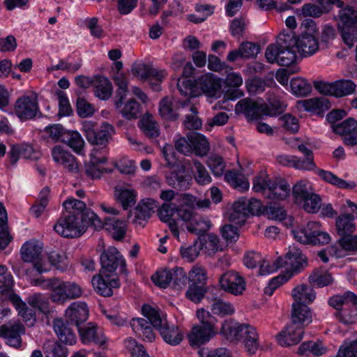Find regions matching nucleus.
Here are the masks:
<instances>
[{
  "mask_svg": "<svg viewBox=\"0 0 357 357\" xmlns=\"http://www.w3.org/2000/svg\"><path fill=\"white\" fill-rule=\"evenodd\" d=\"M177 87L181 95L198 97L202 95L210 99H218L222 94V80L211 73H206L194 80L185 77L178 79Z\"/></svg>",
  "mask_w": 357,
  "mask_h": 357,
  "instance_id": "obj_1",
  "label": "nucleus"
},
{
  "mask_svg": "<svg viewBox=\"0 0 357 357\" xmlns=\"http://www.w3.org/2000/svg\"><path fill=\"white\" fill-rule=\"evenodd\" d=\"M220 334L231 342H242L250 355L255 354L259 347L257 329L249 324L225 320L222 324Z\"/></svg>",
  "mask_w": 357,
  "mask_h": 357,
  "instance_id": "obj_2",
  "label": "nucleus"
},
{
  "mask_svg": "<svg viewBox=\"0 0 357 357\" xmlns=\"http://www.w3.org/2000/svg\"><path fill=\"white\" fill-rule=\"evenodd\" d=\"M269 105L263 100L256 101L250 98L239 100L235 106L236 114H243L248 121H257L264 116H274L280 113L284 105L279 100L268 99Z\"/></svg>",
  "mask_w": 357,
  "mask_h": 357,
  "instance_id": "obj_3",
  "label": "nucleus"
},
{
  "mask_svg": "<svg viewBox=\"0 0 357 357\" xmlns=\"http://www.w3.org/2000/svg\"><path fill=\"white\" fill-rule=\"evenodd\" d=\"M142 314L150 321L154 328L158 329L164 341L170 345L178 344L183 338L181 329L174 325L169 326L166 315L158 309L145 304L142 308Z\"/></svg>",
  "mask_w": 357,
  "mask_h": 357,
  "instance_id": "obj_4",
  "label": "nucleus"
},
{
  "mask_svg": "<svg viewBox=\"0 0 357 357\" xmlns=\"http://www.w3.org/2000/svg\"><path fill=\"white\" fill-rule=\"evenodd\" d=\"M197 317L200 324L192 327L188 340L192 345L199 346L208 342L217 333V320L203 308L197 310Z\"/></svg>",
  "mask_w": 357,
  "mask_h": 357,
  "instance_id": "obj_5",
  "label": "nucleus"
},
{
  "mask_svg": "<svg viewBox=\"0 0 357 357\" xmlns=\"http://www.w3.org/2000/svg\"><path fill=\"white\" fill-rule=\"evenodd\" d=\"M252 189L271 199L283 200L290 192L289 185L284 181L270 180L265 172H261L253 179Z\"/></svg>",
  "mask_w": 357,
  "mask_h": 357,
  "instance_id": "obj_6",
  "label": "nucleus"
},
{
  "mask_svg": "<svg viewBox=\"0 0 357 357\" xmlns=\"http://www.w3.org/2000/svg\"><path fill=\"white\" fill-rule=\"evenodd\" d=\"M294 238L303 244L324 245L331 241V236L327 232L321 230L318 222L310 221L306 225L292 229Z\"/></svg>",
  "mask_w": 357,
  "mask_h": 357,
  "instance_id": "obj_7",
  "label": "nucleus"
},
{
  "mask_svg": "<svg viewBox=\"0 0 357 357\" xmlns=\"http://www.w3.org/2000/svg\"><path fill=\"white\" fill-rule=\"evenodd\" d=\"M307 30L297 38L290 36L289 41L295 46L298 53L304 57L315 54L319 50L318 30L316 24L312 20H306Z\"/></svg>",
  "mask_w": 357,
  "mask_h": 357,
  "instance_id": "obj_8",
  "label": "nucleus"
},
{
  "mask_svg": "<svg viewBox=\"0 0 357 357\" xmlns=\"http://www.w3.org/2000/svg\"><path fill=\"white\" fill-rule=\"evenodd\" d=\"M338 17V29L342 40L351 48L357 40V11L347 7L340 10Z\"/></svg>",
  "mask_w": 357,
  "mask_h": 357,
  "instance_id": "obj_9",
  "label": "nucleus"
},
{
  "mask_svg": "<svg viewBox=\"0 0 357 357\" xmlns=\"http://www.w3.org/2000/svg\"><path fill=\"white\" fill-rule=\"evenodd\" d=\"M43 243L38 241L31 240L23 244L20 249L21 258L24 262L33 264V268L39 273L48 272L51 265L42 257Z\"/></svg>",
  "mask_w": 357,
  "mask_h": 357,
  "instance_id": "obj_10",
  "label": "nucleus"
},
{
  "mask_svg": "<svg viewBox=\"0 0 357 357\" xmlns=\"http://www.w3.org/2000/svg\"><path fill=\"white\" fill-rule=\"evenodd\" d=\"M63 206L66 211L65 214L75 215L84 222L91 224L96 229H100L102 227V220L93 211L87 209L82 201L69 198L63 203Z\"/></svg>",
  "mask_w": 357,
  "mask_h": 357,
  "instance_id": "obj_11",
  "label": "nucleus"
},
{
  "mask_svg": "<svg viewBox=\"0 0 357 357\" xmlns=\"http://www.w3.org/2000/svg\"><path fill=\"white\" fill-rule=\"evenodd\" d=\"M91 224L84 222L75 215L63 214L54 226L59 235L65 238H77L82 235Z\"/></svg>",
  "mask_w": 357,
  "mask_h": 357,
  "instance_id": "obj_12",
  "label": "nucleus"
},
{
  "mask_svg": "<svg viewBox=\"0 0 357 357\" xmlns=\"http://www.w3.org/2000/svg\"><path fill=\"white\" fill-rule=\"evenodd\" d=\"M278 263H281L282 268H286L282 275L289 280L306 266L307 260L301 250L292 245L289 247L284 257H278Z\"/></svg>",
  "mask_w": 357,
  "mask_h": 357,
  "instance_id": "obj_13",
  "label": "nucleus"
},
{
  "mask_svg": "<svg viewBox=\"0 0 357 357\" xmlns=\"http://www.w3.org/2000/svg\"><path fill=\"white\" fill-rule=\"evenodd\" d=\"M220 289L234 296H240L246 289L244 278L238 272L229 271L223 273L219 279Z\"/></svg>",
  "mask_w": 357,
  "mask_h": 357,
  "instance_id": "obj_14",
  "label": "nucleus"
},
{
  "mask_svg": "<svg viewBox=\"0 0 357 357\" xmlns=\"http://www.w3.org/2000/svg\"><path fill=\"white\" fill-rule=\"evenodd\" d=\"M25 333V328L19 321H9L0 326V336L6 343L13 347L20 348L22 345V335Z\"/></svg>",
  "mask_w": 357,
  "mask_h": 357,
  "instance_id": "obj_15",
  "label": "nucleus"
},
{
  "mask_svg": "<svg viewBox=\"0 0 357 357\" xmlns=\"http://www.w3.org/2000/svg\"><path fill=\"white\" fill-rule=\"evenodd\" d=\"M38 111L37 97L32 93L19 98L15 104V112L21 120L33 118Z\"/></svg>",
  "mask_w": 357,
  "mask_h": 357,
  "instance_id": "obj_16",
  "label": "nucleus"
},
{
  "mask_svg": "<svg viewBox=\"0 0 357 357\" xmlns=\"http://www.w3.org/2000/svg\"><path fill=\"white\" fill-rule=\"evenodd\" d=\"M54 161L68 172L77 174L79 172V164L75 157L61 146H55L52 149Z\"/></svg>",
  "mask_w": 357,
  "mask_h": 357,
  "instance_id": "obj_17",
  "label": "nucleus"
},
{
  "mask_svg": "<svg viewBox=\"0 0 357 357\" xmlns=\"http://www.w3.org/2000/svg\"><path fill=\"white\" fill-rule=\"evenodd\" d=\"M94 290L101 296H110L113 294L112 289L120 286L119 279L109 273L102 274L100 271L98 275H94L91 280Z\"/></svg>",
  "mask_w": 357,
  "mask_h": 357,
  "instance_id": "obj_18",
  "label": "nucleus"
},
{
  "mask_svg": "<svg viewBox=\"0 0 357 357\" xmlns=\"http://www.w3.org/2000/svg\"><path fill=\"white\" fill-rule=\"evenodd\" d=\"M102 274L113 273L119 266L124 268L126 263L123 256L114 247H109L100 256Z\"/></svg>",
  "mask_w": 357,
  "mask_h": 357,
  "instance_id": "obj_19",
  "label": "nucleus"
},
{
  "mask_svg": "<svg viewBox=\"0 0 357 357\" xmlns=\"http://www.w3.org/2000/svg\"><path fill=\"white\" fill-rule=\"evenodd\" d=\"M34 284L40 286L43 289H50L51 291L50 298L53 302L63 303L66 301L64 281L57 278L47 280L39 278L35 280Z\"/></svg>",
  "mask_w": 357,
  "mask_h": 357,
  "instance_id": "obj_20",
  "label": "nucleus"
},
{
  "mask_svg": "<svg viewBox=\"0 0 357 357\" xmlns=\"http://www.w3.org/2000/svg\"><path fill=\"white\" fill-rule=\"evenodd\" d=\"M333 130L342 137L346 145L357 144V121L353 118L332 125Z\"/></svg>",
  "mask_w": 357,
  "mask_h": 357,
  "instance_id": "obj_21",
  "label": "nucleus"
},
{
  "mask_svg": "<svg viewBox=\"0 0 357 357\" xmlns=\"http://www.w3.org/2000/svg\"><path fill=\"white\" fill-rule=\"evenodd\" d=\"M81 340L84 344L94 343L103 347L107 342V338L102 328L94 323H89L82 328H79Z\"/></svg>",
  "mask_w": 357,
  "mask_h": 357,
  "instance_id": "obj_22",
  "label": "nucleus"
},
{
  "mask_svg": "<svg viewBox=\"0 0 357 357\" xmlns=\"http://www.w3.org/2000/svg\"><path fill=\"white\" fill-rule=\"evenodd\" d=\"M106 155L98 149L94 148L90 154V160L86 165V173L93 178H99L103 172L111 169L104 167L107 162Z\"/></svg>",
  "mask_w": 357,
  "mask_h": 357,
  "instance_id": "obj_23",
  "label": "nucleus"
},
{
  "mask_svg": "<svg viewBox=\"0 0 357 357\" xmlns=\"http://www.w3.org/2000/svg\"><path fill=\"white\" fill-rule=\"evenodd\" d=\"M304 326L291 322L286 328L278 335V343L282 347L297 344L303 339Z\"/></svg>",
  "mask_w": 357,
  "mask_h": 357,
  "instance_id": "obj_24",
  "label": "nucleus"
},
{
  "mask_svg": "<svg viewBox=\"0 0 357 357\" xmlns=\"http://www.w3.org/2000/svg\"><path fill=\"white\" fill-rule=\"evenodd\" d=\"M65 317L69 323L79 327L89 317V307L86 303L82 301L72 303L65 311Z\"/></svg>",
  "mask_w": 357,
  "mask_h": 357,
  "instance_id": "obj_25",
  "label": "nucleus"
},
{
  "mask_svg": "<svg viewBox=\"0 0 357 357\" xmlns=\"http://www.w3.org/2000/svg\"><path fill=\"white\" fill-rule=\"evenodd\" d=\"M329 252L336 257H343L347 252H357V236L351 234L341 236L337 243L331 245Z\"/></svg>",
  "mask_w": 357,
  "mask_h": 357,
  "instance_id": "obj_26",
  "label": "nucleus"
},
{
  "mask_svg": "<svg viewBox=\"0 0 357 357\" xmlns=\"http://www.w3.org/2000/svg\"><path fill=\"white\" fill-rule=\"evenodd\" d=\"M114 197L122 208L127 210L136 204L137 192L131 188L116 186L114 188Z\"/></svg>",
  "mask_w": 357,
  "mask_h": 357,
  "instance_id": "obj_27",
  "label": "nucleus"
},
{
  "mask_svg": "<svg viewBox=\"0 0 357 357\" xmlns=\"http://www.w3.org/2000/svg\"><path fill=\"white\" fill-rule=\"evenodd\" d=\"M115 105L122 116L128 120L135 119L141 114L140 105L132 98L126 101L125 99L119 98Z\"/></svg>",
  "mask_w": 357,
  "mask_h": 357,
  "instance_id": "obj_28",
  "label": "nucleus"
},
{
  "mask_svg": "<svg viewBox=\"0 0 357 357\" xmlns=\"http://www.w3.org/2000/svg\"><path fill=\"white\" fill-rule=\"evenodd\" d=\"M158 208V203L153 199L145 198L142 199L135 209V221L142 224L141 221H146Z\"/></svg>",
  "mask_w": 357,
  "mask_h": 357,
  "instance_id": "obj_29",
  "label": "nucleus"
},
{
  "mask_svg": "<svg viewBox=\"0 0 357 357\" xmlns=\"http://www.w3.org/2000/svg\"><path fill=\"white\" fill-rule=\"evenodd\" d=\"M297 108L307 112H321L330 108V102L325 97L313 98L298 101Z\"/></svg>",
  "mask_w": 357,
  "mask_h": 357,
  "instance_id": "obj_30",
  "label": "nucleus"
},
{
  "mask_svg": "<svg viewBox=\"0 0 357 357\" xmlns=\"http://www.w3.org/2000/svg\"><path fill=\"white\" fill-rule=\"evenodd\" d=\"M322 180L333 185L339 188L352 190L356 187V183L353 181H345L335 175L329 171L319 169L313 170Z\"/></svg>",
  "mask_w": 357,
  "mask_h": 357,
  "instance_id": "obj_31",
  "label": "nucleus"
},
{
  "mask_svg": "<svg viewBox=\"0 0 357 357\" xmlns=\"http://www.w3.org/2000/svg\"><path fill=\"white\" fill-rule=\"evenodd\" d=\"M249 215V210L246 208V198L241 197L235 202L228 211L229 219L238 225H243Z\"/></svg>",
  "mask_w": 357,
  "mask_h": 357,
  "instance_id": "obj_32",
  "label": "nucleus"
},
{
  "mask_svg": "<svg viewBox=\"0 0 357 357\" xmlns=\"http://www.w3.org/2000/svg\"><path fill=\"white\" fill-rule=\"evenodd\" d=\"M291 322L304 327L312 322V313L307 305L293 303Z\"/></svg>",
  "mask_w": 357,
  "mask_h": 357,
  "instance_id": "obj_33",
  "label": "nucleus"
},
{
  "mask_svg": "<svg viewBox=\"0 0 357 357\" xmlns=\"http://www.w3.org/2000/svg\"><path fill=\"white\" fill-rule=\"evenodd\" d=\"M291 296L294 301V303L307 305L314 301L316 293L310 286L302 284L297 285L292 289Z\"/></svg>",
  "mask_w": 357,
  "mask_h": 357,
  "instance_id": "obj_34",
  "label": "nucleus"
},
{
  "mask_svg": "<svg viewBox=\"0 0 357 357\" xmlns=\"http://www.w3.org/2000/svg\"><path fill=\"white\" fill-rule=\"evenodd\" d=\"M130 324L136 335L144 341L151 342L155 339V334L147 320L143 318L132 319Z\"/></svg>",
  "mask_w": 357,
  "mask_h": 357,
  "instance_id": "obj_35",
  "label": "nucleus"
},
{
  "mask_svg": "<svg viewBox=\"0 0 357 357\" xmlns=\"http://www.w3.org/2000/svg\"><path fill=\"white\" fill-rule=\"evenodd\" d=\"M328 304L340 312L344 307L357 305V295L351 291L337 294L329 298Z\"/></svg>",
  "mask_w": 357,
  "mask_h": 357,
  "instance_id": "obj_36",
  "label": "nucleus"
},
{
  "mask_svg": "<svg viewBox=\"0 0 357 357\" xmlns=\"http://www.w3.org/2000/svg\"><path fill=\"white\" fill-rule=\"evenodd\" d=\"M114 134L115 129L114 126L107 122H102L98 131H96L93 135L94 139L90 140L89 143L105 147Z\"/></svg>",
  "mask_w": 357,
  "mask_h": 357,
  "instance_id": "obj_37",
  "label": "nucleus"
},
{
  "mask_svg": "<svg viewBox=\"0 0 357 357\" xmlns=\"http://www.w3.org/2000/svg\"><path fill=\"white\" fill-rule=\"evenodd\" d=\"M12 303L18 311V314L23 319L24 321L29 326L34 325L36 317L34 311L27 307L19 296H13Z\"/></svg>",
  "mask_w": 357,
  "mask_h": 357,
  "instance_id": "obj_38",
  "label": "nucleus"
},
{
  "mask_svg": "<svg viewBox=\"0 0 357 357\" xmlns=\"http://www.w3.org/2000/svg\"><path fill=\"white\" fill-rule=\"evenodd\" d=\"M53 328L58 338L64 344H73L76 342V336L71 329L66 325L61 319L53 321Z\"/></svg>",
  "mask_w": 357,
  "mask_h": 357,
  "instance_id": "obj_39",
  "label": "nucleus"
},
{
  "mask_svg": "<svg viewBox=\"0 0 357 357\" xmlns=\"http://www.w3.org/2000/svg\"><path fill=\"white\" fill-rule=\"evenodd\" d=\"M102 227L101 228L105 227L114 239L121 240L125 236L127 230V225L125 221L107 218L104 222L102 221Z\"/></svg>",
  "mask_w": 357,
  "mask_h": 357,
  "instance_id": "obj_40",
  "label": "nucleus"
},
{
  "mask_svg": "<svg viewBox=\"0 0 357 357\" xmlns=\"http://www.w3.org/2000/svg\"><path fill=\"white\" fill-rule=\"evenodd\" d=\"M290 39V35H280L276 43L269 45L265 52V56L268 62L271 63H278L279 65V57L283 48V43L285 44Z\"/></svg>",
  "mask_w": 357,
  "mask_h": 357,
  "instance_id": "obj_41",
  "label": "nucleus"
},
{
  "mask_svg": "<svg viewBox=\"0 0 357 357\" xmlns=\"http://www.w3.org/2000/svg\"><path fill=\"white\" fill-rule=\"evenodd\" d=\"M335 227L340 236L353 234L356 229L354 217L350 213L342 214L336 218Z\"/></svg>",
  "mask_w": 357,
  "mask_h": 357,
  "instance_id": "obj_42",
  "label": "nucleus"
},
{
  "mask_svg": "<svg viewBox=\"0 0 357 357\" xmlns=\"http://www.w3.org/2000/svg\"><path fill=\"white\" fill-rule=\"evenodd\" d=\"M243 77L239 73L231 71L227 75L225 80V85L229 88L235 89L231 94H229V91H227L229 99L235 100L243 96L244 93L243 91L238 89L243 84Z\"/></svg>",
  "mask_w": 357,
  "mask_h": 357,
  "instance_id": "obj_43",
  "label": "nucleus"
},
{
  "mask_svg": "<svg viewBox=\"0 0 357 357\" xmlns=\"http://www.w3.org/2000/svg\"><path fill=\"white\" fill-rule=\"evenodd\" d=\"M314 192L312 183L307 180H300L292 188V194L297 205Z\"/></svg>",
  "mask_w": 357,
  "mask_h": 357,
  "instance_id": "obj_44",
  "label": "nucleus"
},
{
  "mask_svg": "<svg viewBox=\"0 0 357 357\" xmlns=\"http://www.w3.org/2000/svg\"><path fill=\"white\" fill-rule=\"evenodd\" d=\"M112 83L105 77H98L93 84L94 95L100 100H108L112 93Z\"/></svg>",
  "mask_w": 357,
  "mask_h": 357,
  "instance_id": "obj_45",
  "label": "nucleus"
},
{
  "mask_svg": "<svg viewBox=\"0 0 357 357\" xmlns=\"http://www.w3.org/2000/svg\"><path fill=\"white\" fill-rule=\"evenodd\" d=\"M62 142L70 146L75 153L82 154L85 143L77 131L67 130L63 135Z\"/></svg>",
  "mask_w": 357,
  "mask_h": 357,
  "instance_id": "obj_46",
  "label": "nucleus"
},
{
  "mask_svg": "<svg viewBox=\"0 0 357 357\" xmlns=\"http://www.w3.org/2000/svg\"><path fill=\"white\" fill-rule=\"evenodd\" d=\"M139 127L144 134L149 138L158 137L160 135V128L153 116L150 114H145L140 120Z\"/></svg>",
  "mask_w": 357,
  "mask_h": 357,
  "instance_id": "obj_47",
  "label": "nucleus"
},
{
  "mask_svg": "<svg viewBox=\"0 0 357 357\" xmlns=\"http://www.w3.org/2000/svg\"><path fill=\"white\" fill-rule=\"evenodd\" d=\"M184 167L181 166V169L176 172L173 171L166 176V181L169 186L178 190H186L190 186V183L187 177L183 175Z\"/></svg>",
  "mask_w": 357,
  "mask_h": 357,
  "instance_id": "obj_48",
  "label": "nucleus"
},
{
  "mask_svg": "<svg viewBox=\"0 0 357 357\" xmlns=\"http://www.w3.org/2000/svg\"><path fill=\"white\" fill-rule=\"evenodd\" d=\"M159 113L164 119H176L178 114L174 99L172 97L162 98L159 103Z\"/></svg>",
  "mask_w": 357,
  "mask_h": 357,
  "instance_id": "obj_49",
  "label": "nucleus"
},
{
  "mask_svg": "<svg viewBox=\"0 0 357 357\" xmlns=\"http://www.w3.org/2000/svg\"><path fill=\"white\" fill-rule=\"evenodd\" d=\"M192 142V153L199 156L206 155L209 151V144L207 139L202 134L193 132L190 134Z\"/></svg>",
  "mask_w": 357,
  "mask_h": 357,
  "instance_id": "obj_50",
  "label": "nucleus"
},
{
  "mask_svg": "<svg viewBox=\"0 0 357 357\" xmlns=\"http://www.w3.org/2000/svg\"><path fill=\"white\" fill-rule=\"evenodd\" d=\"M225 179L234 188L240 191L246 190L250 187L247 178L242 174L236 171H229L226 172Z\"/></svg>",
  "mask_w": 357,
  "mask_h": 357,
  "instance_id": "obj_51",
  "label": "nucleus"
},
{
  "mask_svg": "<svg viewBox=\"0 0 357 357\" xmlns=\"http://www.w3.org/2000/svg\"><path fill=\"white\" fill-rule=\"evenodd\" d=\"M327 352V347L321 342L307 341L302 343L298 350L300 355L312 354L315 356H320Z\"/></svg>",
  "mask_w": 357,
  "mask_h": 357,
  "instance_id": "obj_52",
  "label": "nucleus"
},
{
  "mask_svg": "<svg viewBox=\"0 0 357 357\" xmlns=\"http://www.w3.org/2000/svg\"><path fill=\"white\" fill-rule=\"evenodd\" d=\"M191 172L196 182L201 185L209 184L212 179L206 167L197 160L193 161Z\"/></svg>",
  "mask_w": 357,
  "mask_h": 357,
  "instance_id": "obj_53",
  "label": "nucleus"
},
{
  "mask_svg": "<svg viewBox=\"0 0 357 357\" xmlns=\"http://www.w3.org/2000/svg\"><path fill=\"white\" fill-rule=\"evenodd\" d=\"M283 48L281 50L280 57H279V65L288 66L295 62L297 58L295 46L292 41L288 40L285 44L283 43Z\"/></svg>",
  "mask_w": 357,
  "mask_h": 357,
  "instance_id": "obj_54",
  "label": "nucleus"
},
{
  "mask_svg": "<svg viewBox=\"0 0 357 357\" xmlns=\"http://www.w3.org/2000/svg\"><path fill=\"white\" fill-rule=\"evenodd\" d=\"M207 279L206 270L199 264L193 266L188 273L190 284L205 286Z\"/></svg>",
  "mask_w": 357,
  "mask_h": 357,
  "instance_id": "obj_55",
  "label": "nucleus"
},
{
  "mask_svg": "<svg viewBox=\"0 0 357 357\" xmlns=\"http://www.w3.org/2000/svg\"><path fill=\"white\" fill-rule=\"evenodd\" d=\"M43 349L45 357H67L66 348L55 341H46L43 344Z\"/></svg>",
  "mask_w": 357,
  "mask_h": 357,
  "instance_id": "obj_56",
  "label": "nucleus"
},
{
  "mask_svg": "<svg viewBox=\"0 0 357 357\" xmlns=\"http://www.w3.org/2000/svg\"><path fill=\"white\" fill-rule=\"evenodd\" d=\"M290 88L292 93L297 96H307L312 89L311 84L301 77L293 78L290 82Z\"/></svg>",
  "mask_w": 357,
  "mask_h": 357,
  "instance_id": "obj_57",
  "label": "nucleus"
},
{
  "mask_svg": "<svg viewBox=\"0 0 357 357\" xmlns=\"http://www.w3.org/2000/svg\"><path fill=\"white\" fill-rule=\"evenodd\" d=\"M336 97L349 96L356 90V84L350 79H339L335 81Z\"/></svg>",
  "mask_w": 357,
  "mask_h": 357,
  "instance_id": "obj_58",
  "label": "nucleus"
},
{
  "mask_svg": "<svg viewBox=\"0 0 357 357\" xmlns=\"http://www.w3.org/2000/svg\"><path fill=\"white\" fill-rule=\"evenodd\" d=\"M298 206L307 213H315L321 208V199L318 194L314 192L305 199L303 202H301Z\"/></svg>",
  "mask_w": 357,
  "mask_h": 357,
  "instance_id": "obj_59",
  "label": "nucleus"
},
{
  "mask_svg": "<svg viewBox=\"0 0 357 357\" xmlns=\"http://www.w3.org/2000/svg\"><path fill=\"white\" fill-rule=\"evenodd\" d=\"M211 222L207 218L195 215L188 226V229L192 232L201 234L206 232L211 228Z\"/></svg>",
  "mask_w": 357,
  "mask_h": 357,
  "instance_id": "obj_60",
  "label": "nucleus"
},
{
  "mask_svg": "<svg viewBox=\"0 0 357 357\" xmlns=\"http://www.w3.org/2000/svg\"><path fill=\"white\" fill-rule=\"evenodd\" d=\"M309 282L313 286L323 287L331 284L333 278L331 275L327 272L315 271L309 276Z\"/></svg>",
  "mask_w": 357,
  "mask_h": 357,
  "instance_id": "obj_61",
  "label": "nucleus"
},
{
  "mask_svg": "<svg viewBox=\"0 0 357 357\" xmlns=\"http://www.w3.org/2000/svg\"><path fill=\"white\" fill-rule=\"evenodd\" d=\"M357 305L343 308L337 312V319L344 324H352L357 320Z\"/></svg>",
  "mask_w": 357,
  "mask_h": 357,
  "instance_id": "obj_62",
  "label": "nucleus"
},
{
  "mask_svg": "<svg viewBox=\"0 0 357 357\" xmlns=\"http://www.w3.org/2000/svg\"><path fill=\"white\" fill-rule=\"evenodd\" d=\"M211 310L213 314L220 316L230 315L235 312V308L232 304L222 299L214 301Z\"/></svg>",
  "mask_w": 357,
  "mask_h": 357,
  "instance_id": "obj_63",
  "label": "nucleus"
},
{
  "mask_svg": "<svg viewBox=\"0 0 357 357\" xmlns=\"http://www.w3.org/2000/svg\"><path fill=\"white\" fill-rule=\"evenodd\" d=\"M27 302L31 307L38 309L43 313L46 314L50 312L48 300L41 294H34L30 296Z\"/></svg>",
  "mask_w": 357,
  "mask_h": 357,
  "instance_id": "obj_64",
  "label": "nucleus"
}]
</instances>
